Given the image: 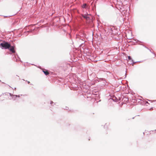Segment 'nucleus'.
Instances as JSON below:
<instances>
[{
  "label": "nucleus",
  "mask_w": 156,
  "mask_h": 156,
  "mask_svg": "<svg viewBox=\"0 0 156 156\" xmlns=\"http://www.w3.org/2000/svg\"><path fill=\"white\" fill-rule=\"evenodd\" d=\"M0 46L2 47V48L6 49L10 48L11 47V45L7 42H3L2 43H1L0 44Z\"/></svg>",
  "instance_id": "1"
},
{
  "label": "nucleus",
  "mask_w": 156,
  "mask_h": 156,
  "mask_svg": "<svg viewBox=\"0 0 156 156\" xmlns=\"http://www.w3.org/2000/svg\"><path fill=\"white\" fill-rule=\"evenodd\" d=\"M88 6V5L86 3L82 5V8L85 9L87 8Z\"/></svg>",
  "instance_id": "2"
},
{
  "label": "nucleus",
  "mask_w": 156,
  "mask_h": 156,
  "mask_svg": "<svg viewBox=\"0 0 156 156\" xmlns=\"http://www.w3.org/2000/svg\"><path fill=\"white\" fill-rule=\"evenodd\" d=\"M9 50L11 51L13 53H15V50L14 49V47L13 46H11Z\"/></svg>",
  "instance_id": "3"
},
{
  "label": "nucleus",
  "mask_w": 156,
  "mask_h": 156,
  "mask_svg": "<svg viewBox=\"0 0 156 156\" xmlns=\"http://www.w3.org/2000/svg\"><path fill=\"white\" fill-rule=\"evenodd\" d=\"M43 72L46 75H48L49 74L48 71L47 70H44L43 71Z\"/></svg>",
  "instance_id": "4"
},
{
  "label": "nucleus",
  "mask_w": 156,
  "mask_h": 156,
  "mask_svg": "<svg viewBox=\"0 0 156 156\" xmlns=\"http://www.w3.org/2000/svg\"><path fill=\"white\" fill-rule=\"evenodd\" d=\"M34 30V28L31 29V30H29V31H27V32H25L24 33V34L25 35L27 34V33L29 32H31L33 30Z\"/></svg>",
  "instance_id": "5"
},
{
  "label": "nucleus",
  "mask_w": 156,
  "mask_h": 156,
  "mask_svg": "<svg viewBox=\"0 0 156 156\" xmlns=\"http://www.w3.org/2000/svg\"><path fill=\"white\" fill-rule=\"evenodd\" d=\"M83 17L86 19H87L89 18V17L87 15H83Z\"/></svg>",
  "instance_id": "6"
},
{
  "label": "nucleus",
  "mask_w": 156,
  "mask_h": 156,
  "mask_svg": "<svg viewBox=\"0 0 156 156\" xmlns=\"http://www.w3.org/2000/svg\"><path fill=\"white\" fill-rule=\"evenodd\" d=\"M128 59L129 60L131 59V58L130 56H128Z\"/></svg>",
  "instance_id": "7"
},
{
  "label": "nucleus",
  "mask_w": 156,
  "mask_h": 156,
  "mask_svg": "<svg viewBox=\"0 0 156 156\" xmlns=\"http://www.w3.org/2000/svg\"><path fill=\"white\" fill-rule=\"evenodd\" d=\"M9 94H10V96H11V97H13V95H12L11 94H10V93Z\"/></svg>",
  "instance_id": "8"
},
{
  "label": "nucleus",
  "mask_w": 156,
  "mask_h": 156,
  "mask_svg": "<svg viewBox=\"0 0 156 156\" xmlns=\"http://www.w3.org/2000/svg\"><path fill=\"white\" fill-rule=\"evenodd\" d=\"M32 27V26H30L29 27V28H30V27Z\"/></svg>",
  "instance_id": "9"
},
{
  "label": "nucleus",
  "mask_w": 156,
  "mask_h": 156,
  "mask_svg": "<svg viewBox=\"0 0 156 156\" xmlns=\"http://www.w3.org/2000/svg\"><path fill=\"white\" fill-rule=\"evenodd\" d=\"M113 98H116V97L114 96L113 97Z\"/></svg>",
  "instance_id": "10"
}]
</instances>
